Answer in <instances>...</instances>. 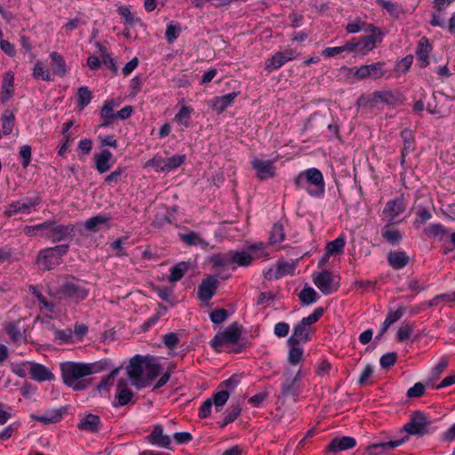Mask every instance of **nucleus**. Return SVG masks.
<instances>
[{"mask_svg":"<svg viewBox=\"0 0 455 455\" xmlns=\"http://www.w3.org/2000/svg\"><path fill=\"white\" fill-rule=\"evenodd\" d=\"M371 100L375 103L395 104L399 100V97L397 93L392 91H379L373 92Z\"/></svg>","mask_w":455,"mask_h":455,"instance_id":"37","label":"nucleus"},{"mask_svg":"<svg viewBox=\"0 0 455 455\" xmlns=\"http://www.w3.org/2000/svg\"><path fill=\"white\" fill-rule=\"evenodd\" d=\"M294 184L298 189L306 190L311 196L320 197L324 193L323 176L316 168L300 172L295 178Z\"/></svg>","mask_w":455,"mask_h":455,"instance_id":"4","label":"nucleus"},{"mask_svg":"<svg viewBox=\"0 0 455 455\" xmlns=\"http://www.w3.org/2000/svg\"><path fill=\"white\" fill-rule=\"evenodd\" d=\"M109 218L105 214H100L85 220L84 227L89 231H97V228L106 224Z\"/></svg>","mask_w":455,"mask_h":455,"instance_id":"45","label":"nucleus"},{"mask_svg":"<svg viewBox=\"0 0 455 455\" xmlns=\"http://www.w3.org/2000/svg\"><path fill=\"white\" fill-rule=\"evenodd\" d=\"M180 239L187 245H199L202 248H206L208 246V243L202 237L199 233L196 232H189L187 234H180Z\"/></svg>","mask_w":455,"mask_h":455,"instance_id":"40","label":"nucleus"},{"mask_svg":"<svg viewBox=\"0 0 455 455\" xmlns=\"http://www.w3.org/2000/svg\"><path fill=\"white\" fill-rule=\"evenodd\" d=\"M430 420L422 412H416L403 428L409 435L422 436L428 433Z\"/></svg>","mask_w":455,"mask_h":455,"instance_id":"11","label":"nucleus"},{"mask_svg":"<svg viewBox=\"0 0 455 455\" xmlns=\"http://www.w3.org/2000/svg\"><path fill=\"white\" fill-rule=\"evenodd\" d=\"M241 409L239 407H234L229 411H228L224 417L223 421L220 424L221 427H226L228 424L235 421L237 417L240 415Z\"/></svg>","mask_w":455,"mask_h":455,"instance_id":"61","label":"nucleus"},{"mask_svg":"<svg viewBox=\"0 0 455 455\" xmlns=\"http://www.w3.org/2000/svg\"><path fill=\"white\" fill-rule=\"evenodd\" d=\"M6 332L14 342H20L23 339V334L15 324H9L6 327Z\"/></svg>","mask_w":455,"mask_h":455,"instance_id":"60","label":"nucleus"},{"mask_svg":"<svg viewBox=\"0 0 455 455\" xmlns=\"http://www.w3.org/2000/svg\"><path fill=\"white\" fill-rule=\"evenodd\" d=\"M248 251L250 253L252 254L253 260L259 259H267L268 257V252L266 251L262 243L251 244V246L248 247Z\"/></svg>","mask_w":455,"mask_h":455,"instance_id":"48","label":"nucleus"},{"mask_svg":"<svg viewBox=\"0 0 455 455\" xmlns=\"http://www.w3.org/2000/svg\"><path fill=\"white\" fill-rule=\"evenodd\" d=\"M29 291L34 295L36 299L35 302L37 303L42 313L45 314L46 315H50V314L53 313L54 305L52 302H49L45 297H44L43 294L36 290V287H29Z\"/></svg>","mask_w":455,"mask_h":455,"instance_id":"31","label":"nucleus"},{"mask_svg":"<svg viewBox=\"0 0 455 455\" xmlns=\"http://www.w3.org/2000/svg\"><path fill=\"white\" fill-rule=\"evenodd\" d=\"M323 312L324 311L323 307H315L309 315L303 317L300 323L307 327H310L311 324L316 323L322 317Z\"/></svg>","mask_w":455,"mask_h":455,"instance_id":"53","label":"nucleus"},{"mask_svg":"<svg viewBox=\"0 0 455 455\" xmlns=\"http://www.w3.org/2000/svg\"><path fill=\"white\" fill-rule=\"evenodd\" d=\"M277 271H279V276L282 278L287 275H293L295 271V265L287 261H278L275 264Z\"/></svg>","mask_w":455,"mask_h":455,"instance_id":"55","label":"nucleus"},{"mask_svg":"<svg viewBox=\"0 0 455 455\" xmlns=\"http://www.w3.org/2000/svg\"><path fill=\"white\" fill-rule=\"evenodd\" d=\"M31 147L24 145L20 149V156L21 158V165L23 168H27L31 161Z\"/></svg>","mask_w":455,"mask_h":455,"instance_id":"59","label":"nucleus"},{"mask_svg":"<svg viewBox=\"0 0 455 455\" xmlns=\"http://www.w3.org/2000/svg\"><path fill=\"white\" fill-rule=\"evenodd\" d=\"M369 31L371 32V35L362 36L356 41L357 53L363 56L371 52L382 40L383 35L378 28L370 26Z\"/></svg>","mask_w":455,"mask_h":455,"instance_id":"9","label":"nucleus"},{"mask_svg":"<svg viewBox=\"0 0 455 455\" xmlns=\"http://www.w3.org/2000/svg\"><path fill=\"white\" fill-rule=\"evenodd\" d=\"M425 390V386L421 382H417L407 390L406 395L408 398H419L424 395Z\"/></svg>","mask_w":455,"mask_h":455,"instance_id":"58","label":"nucleus"},{"mask_svg":"<svg viewBox=\"0 0 455 455\" xmlns=\"http://www.w3.org/2000/svg\"><path fill=\"white\" fill-rule=\"evenodd\" d=\"M432 51V45L427 37H422L418 44L416 54L421 67H427L429 64V54Z\"/></svg>","mask_w":455,"mask_h":455,"instance_id":"27","label":"nucleus"},{"mask_svg":"<svg viewBox=\"0 0 455 455\" xmlns=\"http://www.w3.org/2000/svg\"><path fill=\"white\" fill-rule=\"evenodd\" d=\"M49 58L51 60V72L52 76H58L60 77H64L67 74H68L69 68H68L63 56L60 53L57 52H52L49 54Z\"/></svg>","mask_w":455,"mask_h":455,"instance_id":"20","label":"nucleus"},{"mask_svg":"<svg viewBox=\"0 0 455 455\" xmlns=\"http://www.w3.org/2000/svg\"><path fill=\"white\" fill-rule=\"evenodd\" d=\"M2 133L10 135L14 128L15 116L12 110L6 109L1 116Z\"/></svg>","mask_w":455,"mask_h":455,"instance_id":"39","label":"nucleus"},{"mask_svg":"<svg viewBox=\"0 0 455 455\" xmlns=\"http://www.w3.org/2000/svg\"><path fill=\"white\" fill-rule=\"evenodd\" d=\"M14 94V73L8 71L4 74L1 85V100L8 101Z\"/></svg>","mask_w":455,"mask_h":455,"instance_id":"25","label":"nucleus"},{"mask_svg":"<svg viewBox=\"0 0 455 455\" xmlns=\"http://www.w3.org/2000/svg\"><path fill=\"white\" fill-rule=\"evenodd\" d=\"M304 376L303 371L299 370L293 377L286 378L282 384L281 394L283 396L297 397L301 392L300 381Z\"/></svg>","mask_w":455,"mask_h":455,"instance_id":"14","label":"nucleus"},{"mask_svg":"<svg viewBox=\"0 0 455 455\" xmlns=\"http://www.w3.org/2000/svg\"><path fill=\"white\" fill-rule=\"evenodd\" d=\"M97 172L100 174L108 172L116 164V159L114 155L107 148L96 153L93 157Z\"/></svg>","mask_w":455,"mask_h":455,"instance_id":"15","label":"nucleus"},{"mask_svg":"<svg viewBox=\"0 0 455 455\" xmlns=\"http://www.w3.org/2000/svg\"><path fill=\"white\" fill-rule=\"evenodd\" d=\"M376 2L379 6L387 10L390 15L394 17H398L400 15L402 9L397 4L388 0H376Z\"/></svg>","mask_w":455,"mask_h":455,"instance_id":"47","label":"nucleus"},{"mask_svg":"<svg viewBox=\"0 0 455 455\" xmlns=\"http://www.w3.org/2000/svg\"><path fill=\"white\" fill-rule=\"evenodd\" d=\"M228 311L224 308L214 309L210 314V319L213 323L220 324L228 318Z\"/></svg>","mask_w":455,"mask_h":455,"instance_id":"57","label":"nucleus"},{"mask_svg":"<svg viewBox=\"0 0 455 455\" xmlns=\"http://www.w3.org/2000/svg\"><path fill=\"white\" fill-rule=\"evenodd\" d=\"M389 265L395 269L404 267L409 262V257L404 251H391L387 255Z\"/></svg>","mask_w":455,"mask_h":455,"instance_id":"34","label":"nucleus"},{"mask_svg":"<svg viewBox=\"0 0 455 455\" xmlns=\"http://www.w3.org/2000/svg\"><path fill=\"white\" fill-rule=\"evenodd\" d=\"M52 226L51 220L35 226H26L23 228V233L28 236L44 235H47V230Z\"/></svg>","mask_w":455,"mask_h":455,"instance_id":"38","label":"nucleus"},{"mask_svg":"<svg viewBox=\"0 0 455 455\" xmlns=\"http://www.w3.org/2000/svg\"><path fill=\"white\" fill-rule=\"evenodd\" d=\"M241 335V328L236 323H233L215 334L211 340V346L218 353L223 351L239 353L241 347L238 343Z\"/></svg>","mask_w":455,"mask_h":455,"instance_id":"3","label":"nucleus"},{"mask_svg":"<svg viewBox=\"0 0 455 455\" xmlns=\"http://www.w3.org/2000/svg\"><path fill=\"white\" fill-rule=\"evenodd\" d=\"M290 331V325L285 322H279L275 324L274 333L278 338H284Z\"/></svg>","mask_w":455,"mask_h":455,"instance_id":"64","label":"nucleus"},{"mask_svg":"<svg viewBox=\"0 0 455 455\" xmlns=\"http://www.w3.org/2000/svg\"><path fill=\"white\" fill-rule=\"evenodd\" d=\"M218 287V280L214 276L204 278L198 287V299L203 302L209 301L214 295Z\"/></svg>","mask_w":455,"mask_h":455,"instance_id":"16","label":"nucleus"},{"mask_svg":"<svg viewBox=\"0 0 455 455\" xmlns=\"http://www.w3.org/2000/svg\"><path fill=\"white\" fill-rule=\"evenodd\" d=\"M52 222V228L47 230V235L53 242H60L63 241L69 236H71L74 233V226L73 225H55L54 221Z\"/></svg>","mask_w":455,"mask_h":455,"instance_id":"18","label":"nucleus"},{"mask_svg":"<svg viewBox=\"0 0 455 455\" xmlns=\"http://www.w3.org/2000/svg\"><path fill=\"white\" fill-rule=\"evenodd\" d=\"M229 398V393L227 390H220L215 393L212 397V404L215 406L218 411L220 408L224 406Z\"/></svg>","mask_w":455,"mask_h":455,"instance_id":"50","label":"nucleus"},{"mask_svg":"<svg viewBox=\"0 0 455 455\" xmlns=\"http://www.w3.org/2000/svg\"><path fill=\"white\" fill-rule=\"evenodd\" d=\"M118 103H116L113 100H107L104 101L100 110V118L103 120L102 126H108L113 124L116 119V113H115L116 107Z\"/></svg>","mask_w":455,"mask_h":455,"instance_id":"26","label":"nucleus"},{"mask_svg":"<svg viewBox=\"0 0 455 455\" xmlns=\"http://www.w3.org/2000/svg\"><path fill=\"white\" fill-rule=\"evenodd\" d=\"M30 378L38 382L52 381L54 379V374L51 369L35 362H30Z\"/></svg>","mask_w":455,"mask_h":455,"instance_id":"17","label":"nucleus"},{"mask_svg":"<svg viewBox=\"0 0 455 455\" xmlns=\"http://www.w3.org/2000/svg\"><path fill=\"white\" fill-rule=\"evenodd\" d=\"M148 442L161 448H169L172 439L169 435L164 434L162 426L156 425L148 436Z\"/></svg>","mask_w":455,"mask_h":455,"instance_id":"24","label":"nucleus"},{"mask_svg":"<svg viewBox=\"0 0 455 455\" xmlns=\"http://www.w3.org/2000/svg\"><path fill=\"white\" fill-rule=\"evenodd\" d=\"M32 75L35 79L50 82L53 80L52 74L48 67L42 61L35 63Z\"/></svg>","mask_w":455,"mask_h":455,"instance_id":"35","label":"nucleus"},{"mask_svg":"<svg viewBox=\"0 0 455 455\" xmlns=\"http://www.w3.org/2000/svg\"><path fill=\"white\" fill-rule=\"evenodd\" d=\"M299 297L302 305L308 306L317 300L318 294L312 287L307 286L300 291Z\"/></svg>","mask_w":455,"mask_h":455,"instance_id":"44","label":"nucleus"},{"mask_svg":"<svg viewBox=\"0 0 455 455\" xmlns=\"http://www.w3.org/2000/svg\"><path fill=\"white\" fill-rule=\"evenodd\" d=\"M275 160H265L260 158H253L251 161V167L256 172V176L260 180L272 179L276 174V168L274 165Z\"/></svg>","mask_w":455,"mask_h":455,"instance_id":"12","label":"nucleus"},{"mask_svg":"<svg viewBox=\"0 0 455 455\" xmlns=\"http://www.w3.org/2000/svg\"><path fill=\"white\" fill-rule=\"evenodd\" d=\"M125 168L124 167H117L116 170L111 172L109 174H108L104 181L106 184L112 185L116 184L121 179V176L124 174Z\"/></svg>","mask_w":455,"mask_h":455,"instance_id":"56","label":"nucleus"},{"mask_svg":"<svg viewBox=\"0 0 455 455\" xmlns=\"http://www.w3.org/2000/svg\"><path fill=\"white\" fill-rule=\"evenodd\" d=\"M186 161V155H174L172 156L164 158V172H170L177 168H179L180 165H182Z\"/></svg>","mask_w":455,"mask_h":455,"instance_id":"42","label":"nucleus"},{"mask_svg":"<svg viewBox=\"0 0 455 455\" xmlns=\"http://www.w3.org/2000/svg\"><path fill=\"white\" fill-rule=\"evenodd\" d=\"M78 106L84 109L92 100V93L87 86H81L77 91Z\"/></svg>","mask_w":455,"mask_h":455,"instance_id":"46","label":"nucleus"},{"mask_svg":"<svg viewBox=\"0 0 455 455\" xmlns=\"http://www.w3.org/2000/svg\"><path fill=\"white\" fill-rule=\"evenodd\" d=\"M253 260V256L249 251H230L226 255L224 259L225 264H235L239 267H247L251 265Z\"/></svg>","mask_w":455,"mask_h":455,"instance_id":"21","label":"nucleus"},{"mask_svg":"<svg viewBox=\"0 0 455 455\" xmlns=\"http://www.w3.org/2000/svg\"><path fill=\"white\" fill-rule=\"evenodd\" d=\"M413 63V56L412 55H407L404 58H403L401 60H399L396 64V68L398 71L402 73H406L411 67Z\"/></svg>","mask_w":455,"mask_h":455,"instance_id":"63","label":"nucleus"},{"mask_svg":"<svg viewBox=\"0 0 455 455\" xmlns=\"http://www.w3.org/2000/svg\"><path fill=\"white\" fill-rule=\"evenodd\" d=\"M291 348L288 354V361L291 364H298L303 355V349L299 347L298 345L290 346Z\"/></svg>","mask_w":455,"mask_h":455,"instance_id":"54","label":"nucleus"},{"mask_svg":"<svg viewBox=\"0 0 455 455\" xmlns=\"http://www.w3.org/2000/svg\"><path fill=\"white\" fill-rule=\"evenodd\" d=\"M68 251V244H60L41 250L36 259V264L42 270H51L60 264L62 257Z\"/></svg>","mask_w":455,"mask_h":455,"instance_id":"5","label":"nucleus"},{"mask_svg":"<svg viewBox=\"0 0 455 455\" xmlns=\"http://www.w3.org/2000/svg\"><path fill=\"white\" fill-rule=\"evenodd\" d=\"M405 209L406 204L403 196L395 197L386 204L382 212V217L388 225L400 223L401 220H398V217Z\"/></svg>","mask_w":455,"mask_h":455,"instance_id":"7","label":"nucleus"},{"mask_svg":"<svg viewBox=\"0 0 455 455\" xmlns=\"http://www.w3.org/2000/svg\"><path fill=\"white\" fill-rule=\"evenodd\" d=\"M60 294L64 298L75 301L84 300L89 294V290L85 284L79 280L67 281L60 289Z\"/></svg>","mask_w":455,"mask_h":455,"instance_id":"8","label":"nucleus"},{"mask_svg":"<svg viewBox=\"0 0 455 455\" xmlns=\"http://www.w3.org/2000/svg\"><path fill=\"white\" fill-rule=\"evenodd\" d=\"M194 112L192 107L182 106L174 116V121L183 128L189 127L191 124V116Z\"/></svg>","mask_w":455,"mask_h":455,"instance_id":"36","label":"nucleus"},{"mask_svg":"<svg viewBox=\"0 0 455 455\" xmlns=\"http://www.w3.org/2000/svg\"><path fill=\"white\" fill-rule=\"evenodd\" d=\"M356 441L351 436H342L334 438L327 446L326 451L329 452H339L352 449L355 446Z\"/></svg>","mask_w":455,"mask_h":455,"instance_id":"22","label":"nucleus"},{"mask_svg":"<svg viewBox=\"0 0 455 455\" xmlns=\"http://www.w3.org/2000/svg\"><path fill=\"white\" fill-rule=\"evenodd\" d=\"M236 97L237 92H234L220 97L214 98L212 103V109L218 114L222 113L234 102Z\"/></svg>","mask_w":455,"mask_h":455,"instance_id":"29","label":"nucleus"},{"mask_svg":"<svg viewBox=\"0 0 455 455\" xmlns=\"http://www.w3.org/2000/svg\"><path fill=\"white\" fill-rule=\"evenodd\" d=\"M405 442V439H400L396 441H389L385 443H374L367 448L370 455H379L382 451L387 450H393L402 445Z\"/></svg>","mask_w":455,"mask_h":455,"instance_id":"30","label":"nucleus"},{"mask_svg":"<svg viewBox=\"0 0 455 455\" xmlns=\"http://www.w3.org/2000/svg\"><path fill=\"white\" fill-rule=\"evenodd\" d=\"M284 239L283 228L281 224H275L269 236V241L272 244L280 243Z\"/></svg>","mask_w":455,"mask_h":455,"instance_id":"52","label":"nucleus"},{"mask_svg":"<svg viewBox=\"0 0 455 455\" xmlns=\"http://www.w3.org/2000/svg\"><path fill=\"white\" fill-rule=\"evenodd\" d=\"M313 282L323 295L336 292L339 287V279L328 270L313 275Z\"/></svg>","mask_w":455,"mask_h":455,"instance_id":"6","label":"nucleus"},{"mask_svg":"<svg viewBox=\"0 0 455 455\" xmlns=\"http://www.w3.org/2000/svg\"><path fill=\"white\" fill-rule=\"evenodd\" d=\"M180 33V27L174 23L173 21L170 22L166 27L165 31V38L168 43H173L179 36Z\"/></svg>","mask_w":455,"mask_h":455,"instance_id":"51","label":"nucleus"},{"mask_svg":"<svg viewBox=\"0 0 455 455\" xmlns=\"http://www.w3.org/2000/svg\"><path fill=\"white\" fill-rule=\"evenodd\" d=\"M311 327H307L299 322L294 325L292 334L288 339L289 346L299 345L300 343H306L310 339L309 333Z\"/></svg>","mask_w":455,"mask_h":455,"instance_id":"19","label":"nucleus"},{"mask_svg":"<svg viewBox=\"0 0 455 455\" xmlns=\"http://www.w3.org/2000/svg\"><path fill=\"white\" fill-rule=\"evenodd\" d=\"M39 204V197H26L11 204L5 211V214L7 216H12L18 213L29 214L32 209L37 206Z\"/></svg>","mask_w":455,"mask_h":455,"instance_id":"13","label":"nucleus"},{"mask_svg":"<svg viewBox=\"0 0 455 455\" xmlns=\"http://www.w3.org/2000/svg\"><path fill=\"white\" fill-rule=\"evenodd\" d=\"M345 245L346 236L344 234H340L336 239L327 243L325 246V258L323 259L320 263L323 264L331 256L341 254Z\"/></svg>","mask_w":455,"mask_h":455,"instance_id":"23","label":"nucleus"},{"mask_svg":"<svg viewBox=\"0 0 455 455\" xmlns=\"http://www.w3.org/2000/svg\"><path fill=\"white\" fill-rule=\"evenodd\" d=\"M189 264L185 261L179 262L170 269L169 281L171 283H176L180 281L184 275L188 272Z\"/></svg>","mask_w":455,"mask_h":455,"instance_id":"41","label":"nucleus"},{"mask_svg":"<svg viewBox=\"0 0 455 455\" xmlns=\"http://www.w3.org/2000/svg\"><path fill=\"white\" fill-rule=\"evenodd\" d=\"M133 397L132 391L128 387L127 382L124 379H120L117 384L116 399L117 400L118 405L124 406L128 404Z\"/></svg>","mask_w":455,"mask_h":455,"instance_id":"28","label":"nucleus"},{"mask_svg":"<svg viewBox=\"0 0 455 455\" xmlns=\"http://www.w3.org/2000/svg\"><path fill=\"white\" fill-rule=\"evenodd\" d=\"M381 235L383 238L392 245L398 244L402 239L401 232L398 229L390 228L389 225L382 229Z\"/></svg>","mask_w":455,"mask_h":455,"instance_id":"43","label":"nucleus"},{"mask_svg":"<svg viewBox=\"0 0 455 455\" xmlns=\"http://www.w3.org/2000/svg\"><path fill=\"white\" fill-rule=\"evenodd\" d=\"M385 62H376L368 65L370 76L373 79H379L386 74Z\"/></svg>","mask_w":455,"mask_h":455,"instance_id":"49","label":"nucleus"},{"mask_svg":"<svg viewBox=\"0 0 455 455\" xmlns=\"http://www.w3.org/2000/svg\"><path fill=\"white\" fill-rule=\"evenodd\" d=\"M63 414L64 409H54L40 416H33V418L39 422L48 425L60 421L63 418Z\"/></svg>","mask_w":455,"mask_h":455,"instance_id":"33","label":"nucleus"},{"mask_svg":"<svg viewBox=\"0 0 455 455\" xmlns=\"http://www.w3.org/2000/svg\"><path fill=\"white\" fill-rule=\"evenodd\" d=\"M127 375L132 384L138 389L150 386L162 373V367L153 356H133L126 367Z\"/></svg>","mask_w":455,"mask_h":455,"instance_id":"2","label":"nucleus"},{"mask_svg":"<svg viewBox=\"0 0 455 455\" xmlns=\"http://www.w3.org/2000/svg\"><path fill=\"white\" fill-rule=\"evenodd\" d=\"M212 405V398L205 400L198 410V417L200 419L208 418L211 415Z\"/></svg>","mask_w":455,"mask_h":455,"instance_id":"62","label":"nucleus"},{"mask_svg":"<svg viewBox=\"0 0 455 455\" xmlns=\"http://www.w3.org/2000/svg\"><path fill=\"white\" fill-rule=\"evenodd\" d=\"M100 419L97 415L88 414L81 419L78 428L87 432H96L99 430Z\"/></svg>","mask_w":455,"mask_h":455,"instance_id":"32","label":"nucleus"},{"mask_svg":"<svg viewBox=\"0 0 455 455\" xmlns=\"http://www.w3.org/2000/svg\"><path fill=\"white\" fill-rule=\"evenodd\" d=\"M298 55L299 53L297 51L291 48L285 49L282 52H277L265 61V69L269 73L276 70L285 63L295 60Z\"/></svg>","mask_w":455,"mask_h":455,"instance_id":"10","label":"nucleus"},{"mask_svg":"<svg viewBox=\"0 0 455 455\" xmlns=\"http://www.w3.org/2000/svg\"><path fill=\"white\" fill-rule=\"evenodd\" d=\"M110 362L104 360L92 363L67 361L60 364L63 382L74 390H83L87 387L85 377L109 368Z\"/></svg>","mask_w":455,"mask_h":455,"instance_id":"1","label":"nucleus"}]
</instances>
